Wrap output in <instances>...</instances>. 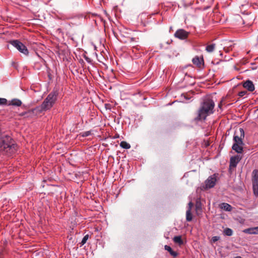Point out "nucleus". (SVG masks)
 <instances>
[{"mask_svg":"<svg viewBox=\"0 0 258 258\" xmlns=\"http://www.w3.org/2000/svg\"><path fill=\"white\" fill-rule=\"evenodd\" d=\"M17 150L15 141L8 135H3L0 138V152L4 154L11 155Z\"/></svg>","mask_w":258,"mask_h":258,"instance_id":"nucleus-1","label":"nucleus"},{"mask_svg":"<svg viewBox=\"0 0 258 258\" xmlns=\"http://www.w3.org/2000/svg\"><path fill=\"white\" fill-rule=\"evenodd\" d=\"M214 106V102L212 99L210 98L205 99L197 113V116L194 118V120L200 121L202 119H205L209 114L213 113Z\"/></svg>","mask_w":258,"mask_h":258,"instance_id":"nucleus-2","label":"nucleus"},{"mask_svg":"<svg viewBox=\"0 0 258 258\" xmlns=\"http://www.w3.org/2000/svg\"><path fill=\"white\" fill-rule=\"evenodd\" d=\"M244 137V132L243 129L240 128L238 131H235L233 140L234 143L232 146V149L238 153H241L243 152V146L244 145L242 140Z\"/></svg>","mask_w":258,"mask_h":258,"instance_id":"nucleus-3","label":"nucleus"},{"mask_svg":"<svg viewBox=\"0 0 258 258\" xmlns=\"http://www.w3.org/2000/svg\"><path fill=\"white\" fill-rule=\"evenodd\" d=\"M58 94L57 90H53L43 101L41 105V110L50 109L55 103Z\"/></svg>","mask_w":258,"mask_h":258,"instance_id":"nucleus-4","label":"nucleus"},{"mask_svg":"<svg viewBox=\"0 0 258 258\" xmlns=\"http://www.w3.org/2000/svg\"><path fill=\"white\" fill-rule=\"evenodd\" d=\"M10 43L17 48L21 53L27 56L29 51L26 46L18 40H13L10 41Z\"/></svg>","mask_w":258,"mask_h":258,"instance_id":"nucleus-5","label":"nucleus"},{"mask_svg":"<svg viewBox=\"0 0 258 258\" xmlns=\"http://www.w3.org/2000/svg\"><path fill=\"white\" fill-rule=\"evenodd\" d=\"M252 188L254 195L258 196V170L254 169L252 172Z\"/></svg>","mask_w":258,"mask_h":258,"instance_id":"nucleus-6","label":"nucleus"},{"mask_svg":"<svg viewBox=\"0 0 258 258\" xmlns=\"http://www.w3.org/2000/svg\"><path fill=\"white\" fill-rule=\"evenodd\" d=\"M217 181L216 175L214 174L208 177V178L205 181V189H208L213 187Z\"/></svg>","mask_w":258,"mask_h":258,"instance_id":"nucleus-7","label":"nucleus"},{"mask_svg":"<svg viewBox=\"0 0 258 258\" xmlns=\"http://www.w3.org/2000/svg\"><path fill=\"white\" fill-rule=\"evenodd\" d=\"M189 33L185 30L180 29L177 30L174 33V36L179 39L184 40L187 38Z\"/></svg>","mask_w":258,"mask_h":258,"instance_id":"nucleus-8","label":"nucleus"},{"mask_svg":"<svg viewBox=\"0 0 258 258\" xmlns=\"http://www.w3.org/2000/svg\"><path fill=\"white\" fill-rule=\"evenodd\" d=\"M241 159V157L239 155L231 157L230 159L229 170L234 169Z\"/></svg>","mask_w":258,"mask_h":258,"instance_id":"nucleus-9","label":"nucleus"},{"mask_svg":"<svg viewBox=\"0 0 258 258\" xmlns=\"http://www.w3.org/2000/svg\"><path fill=\"white\" fill-rule=\"evenodd\" d=\"M243 87L250 92H252L255 89L253 82L250 80H247L244 82L243 83Z\"/></svg>","mask_w":258,"mask_h":258,"instance_id":"nucleus-10","label":"nucleus"},{"mask_svg":"<svg viewBox=\"0 0 258 258\" xmlns=\"http://www.w3.org/2000/svg\"><path fill=\"white\" fill-rule=\"evenodd\" d=\"M243 232L249 234H258V227L247 228L243 230Z\"/></svg>","mask_w":258,"mask_h":258,"instance_id":"nucleus-11","label":"nucleus"},{"mask_svg":"<svg viewBox=\"0 0 258 258\" xmlns=\"http://www.w3.org/2000/svg\"><path fill=\"white\" fill-rule=\"evenodd\" d=\"M220 208L226 211L230 212L232 210V207L227 203H223L220 205Z\"/></svg>","mask_w":258,"mask_h":258,"instance_id":"nucleus-12","label":"nucleus"},{"mask_svg":"<svg viewBox=\"0 0 258 258\" xmlns=\"http://www.w3.org/2000/svg\"><path fill=\"white\" fill-rule=\"evenodd\" d=\"M192 61L194 64L197 65L199 67H200L203 62V59H200L199 57L196 56L192 59Z\"/></svg>","mask_w":258,"mask_h":258,"instance_id":"nucleus-13","label":"nucleus"},{"mask_svg":"<svg viewBox=\"0 0 258 258\" xmlns=\"http://www.w3.org/2000/svg\"><path fill=\"white\" fill-rule=\"evenodd\" d=\"M164 248L165 249L167 250L170 253V254L173 257H176L177 256V252L173 251L169 246L166 245H165Z\"/></svg>","mask_w":258,"mask_h":258,"instance_id":"nucleus-14","label":"nucleus"},{"mask_svg":"<svg viewBox=\"0 0 258 258\" xmlns=\"http://www.w3.org/2000/svg\"><path fill=\"white\" fill-rule=\"evenodd\" d=\"M173 240L175 243L178 244L179 245H181L183 244V241L182 240L181 236L174 237Z\"/></svg>","mask_w":258,"mask_h":258,"instance_id":"nucleus-15","label":"nucleus"},{"mask_svg":"<svg viewBox=\"0 0 258 258\" xmlns=\"http://www.w3.org/2000/svg\"><path fill=\"white\" fill-rule=\"evenodd\" d=\"M22 104V102L20 100L18 99H14L11 100V102L9 103V105H12L14 106H20Z\"/></svg>","mask_w":258,"mask_h":258,"instance_id":"nucleus-16","label":"nucleus"},{"mask_svg":"<svg viewBox=\"0 0 258 258\" xmlns=\"http://www.w3.org/2000/svg\"><path fill=\"white\" fill-rule=\"evenodd\" d=\"M120 146L123 148V149H128L131 148V145L130 144L127 143L125 141H122L120 142Z\"/></svg>","mask_w":258,"mask_h":258,"instance_id":"nucleus-17","label":"nucleus"},{"mask_svg":"<svg viewBox=\"0 0 258 258\" xmlns=\"http://www.w3.org/2000/svg\"><path fill=\"white\" fill-rule=\"evenodd\" d=\"M192 219V216L191 213V211H190V210H187L186 212V220L187 221H191Z\"/></svg>","mask_w":258,"mask_h":258,"instance_id":"nucleus-18","label":"nucleus"},{"mask_svg":"<svg viewBox=\"0 0 258 258\" xmlns=\"http://www.w3.org/2000/svg\"><path fill=\"white\" fill-rule=\"evenodd\" d=\"M196 212L198 214H199V212H201V211H202L201 203L199 201H197V202H196Z\"/></svg>","mask_w":258,"mask_h":258,"instance_id":"nucleus-19","label":"nucleus"},{"mask_svg":"<svg viewBox=\"0 0 258 258\" xmlns=\"http://www.w3.org/2000/svg\"><path fill=\"white\" fill-rule=\"evenodd\" d=\"M215 47V44H212L208 45L206 48V50L208 52H212L214 51Z\"/></svg>","mask_w":258,"mask_h":258,"instance_id":"nucleus-20","label":"nucleus"},{"mask_svg":"<svg viewBox=\"0 0 258 258\" xmlns=\"http://www.w3.org/2000/svg\"><path fill=\"white\" fill-rule=\"evenodd\" d=\"M224 233L226 235L231 236L233 234V231L232 229L227 228L224 230Z\"/></svg>","mask_w":258,"mask_h":258,"instance_id":"nucleus-21","label":"nucleus"},{"mask_svg":"<svg viewBox=\"0 0 258 258\" xmlns=\"http://www.w3.org/2000/svg\"><path fill=\"white\" fill-rule=\"evenodd\" d=\"M30 114H32V112L30 111H26L22 112V113L20 114V116H24L25 117H27L29 116V115Z\"/></svg>","mask_w":258,"mask_h":258,"instance_id":"nucleus-22","label":"nucleus"},{"mask_svg":"<svg viewBox=\"0 0 258 258\" xmlns=\"http://www.w3.org/2000/svg\"><path fill=\"white\" fill-rule=\"evenodd\" d=\"M88 238H89V235L87 234L85 236H84L81 242L80 243L81 246L83 245L84 244H85L86 243L87 240L88 239Z\"/></svg>","mask_w":258,"mask_h":258,"instance_id":"nucleus-23","label":"nucleus"},{"mask_svg":"<svg viewBox=\"0 0 258 258\" xmlns=\"http://www.w3.org/2000/svg\"><path fill=\"white\" fill-rule=\"evenodd\" d=\"M91 135V132L90 131H87L82 133V136L83 137H86L90 136Z\"/></svg>","mask_w":258,"mask_h":258,"instance_id":"nucleus-24","label":"nucleus"},{"mask_svg":"<svg viewBox=\"0 0 258 258\" xmlns=\"http://www.w3.org/2000/svg\"><path fill=\"white\" fill-rule=\"evenodd\" d=\"M219 239H220L219 236H213L212 238L211 241L212 242H215L217 241L218 240H219Z\"/></svg>","mask_w":258,"mask_h":258,"instance_id":"nucleus-25","label":"nucleus"},{"mask_svg":"<svg viewBox=\"0 0 258 258\" xmlns=\"http://www.w3.org/2000/svg\"><path fill=\"white\" fill-rule=\"evenodd\" d=\"M7 102V100L5 98H0V105L6 104Z\"/></svg>","mask_w":258,"mask_h":258,"instance_id":"nucleus-26","label":"nucleus"},{"mask_svg":"<svg viewBox=\"0 0 258 258\" xmlns=\"http://www.w3.org/2000/svg\"><path fill=\"white\" fill-rule=\"evenodd\" d=\"M225 98H224V97H223V98H222V100H221L220 102V103H219V104H218V107H219V108H221V107H222V106L223 104H224V100H225Z\"/></svg>","mask_w":258,"mask_h":258,"instance_id":"nucleus-27","label":"nucleus"},{"mask_svg":"<svg viewBox=\"0 0 258 258\" xmlns=\"http://www.w3.org/2000/svg\"><path fill=\"white\" fill-rule=\"evenodd\" d=\"M246 93L247 92L246 91H241V92H239L238 96L239 97H243L244 95H245L246 94Z\"/></svg>","mask_w":258,"mask_h":258,"instance_id":"nucleus-28","label":"nucleus"},{"mask_svg":"<svg viewBox=\"0 0 258 258\" xmlns=\"http://www.w3.org/2000/svg\"><path fill=\"white\" fill-rule=\"evenodd\" d=\"M193 206V204L191 202H189L188 204V210H190V211H191V208Z\"/></svg>","mask_w":258,"mask_h":258,"instance_id":"nucleus-29","label":"nucleus"},{"mask_svg":"<svg viewBox=\"0 0 258 258\" xmlns=\"http://www.w3.org/2000/svg\"><path fill=\"white\" fill-rule=\"evenodd\" d=\"M131 41H134L135 40V38H132L131 39Z\"/></svg>","mask_w":258,"mask_h":258,"instance_id":"nucleus-30","label":"nucleus"},{"mask_svg":"<svg viewBox=\"0 0 258 258\" xmlns=\"http://www.w3.org/2000/svg\"><path fill=\"white\" fill-rule=\"evenodd\" d=\"M107 106H110L109 104H105V106H106V108H107Z\"/></svg>","mask_w":258,"mask_h":258,"instance_id":"nucleus-31","label":"nucleus"},{"mask_svg":"<svg viewBox=\"0 0 258 258\" xmlns=\"http://www.w3.org/2000/svg\"><path fill=\"white\" fill-rule=\"evenodd\" d=\"M234 258H241V257L240 256H237L235 257Z\"/></svg>","mask_w":258,"mask_h":258,"instance_id":"nucleus-32","label":"nucleus"}]
</instances>
